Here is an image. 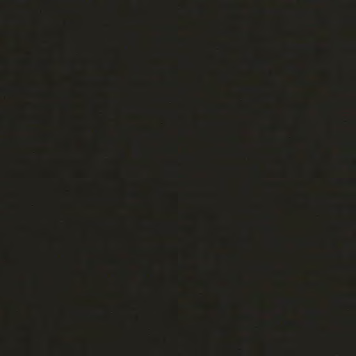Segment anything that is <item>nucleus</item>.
<instances>
[{
	"instance_id": "obj_5",
	"label": "nucleus",
	"mask_w": 356,
	"mask_h": 356,
	"mask_svg": "<svg viewBox=\"0 0 356 356\" xmlns=\"http://www.w3.org/2000/svg\"><path fill=\"white\" fill-rule=\"evenodd\" d=\"M17 22H22L21 16H17Z\"/></svg>"
},
{
	"instance_id": "obj_1",
	"label": "nucleus",
	"mask_w": 356,
	"mask_h": 356,
	"mask_svg": "<svg viewBox=\"0 0 356 356\" xmlns=\"http://www.w3.org/2000/svg\"><path fill=\"white\" fill-rule=\"evenodd\" d=\"M24 88L23 86L21 83H17V86H16V93H17V95H18L21 94V92L24 90Z\"/></svg>"
},
{
	"instance_id": "obj_2",
	"label": "nucleus",
	"mask_w": 356,
	"mask_h": 356,
	"mask_svg": "<svg viewBox=\"0 0 356 356\" xmlns=\"http://www.w3.org/2000/svg\"><path fill=\"white\" fill-rule=\"evenodd\" d=\"M16 62H17V64L18 65H19L24 63V60L22 58H17Z\"/></svg>"
},
{
	"instance_id": "obj_6",
	"label": "nucleus",
	"mask_w": 356,
	"mask_h": 356,
	"mask_svg": "<svg viewBox=\"0 0 356 356\" xmlns=\"http://www.w3.org/2000/svg\"><path fill=\"white\" fill-rule=\"evenodd\" d=\"M17 316L21 318V314L19 310H17Z\"/></svg>"
},
{
	"instance_id": "obj_7",
	"label": "nucleus",
	"mask_w": 356,
	"mask_h": 356,
	"mask_svg": "<svg viewBox=\"0 0 356 356\" xmlns=\"http://www.w3.org/2000/svg\"><path fill=\"white\" fill-rule=\"evenodd\" d=\"M17 329H18V330H21V329H22V326H21V325H20V326H18Z\"/></svg>"
},
{
	"instance_id": "obj_4",
	"label": "nucleus",
	"mask_w": 356,
	"mask_h": 356,
	"mask_svg": "<svg viewBox=\"0 0 356 356\" xmlns=\"http://www.w3.org/2000/svg\"><path fill=\"white\" fill-rule=\"evenodd\" d=\"M22 140L21 139H18L17 140V145L19 147L22 144Z\"/></svg>"
},
{
	"instance_id": "obj_8",
	"label": "nucleus",
	"mask_w": 356,
	"mask_h": 356,
	"mask_svg": "<svg viewBox=\"0 0 356 356\" xmlns=\"http://www.w3.org/2000/svg\"><path fill=\"white\" fill-rule=\"evenodd\" d=\"M21 286V283H17V286Z\"/></svg>"
},
{
	"instance_id": "obj_3",
	"label": "nucleus",
	"mask_w": 356,
	"mask_h": 356,
	"mask_svg": "<svg viewBox=\"0 0 356 356\" xmlns=\"http://www.w3.org/2000/svg\"><path fill=\"white\" fill-rule=\"evenodd\" d=\"M16 127L17 129H22V128L24 127V126L23 124H22L21 123H18V122H17Z\"/></svg>"
}]
</instances>
